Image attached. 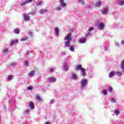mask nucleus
<instances>
[{
    "mask_svg": "<svg viewBox=\"0 0 124 124\" xmlns=\"http://www.w3.org/2000/svg\"><path fill=\"white\" fill-rule=\"evenodd\" d=\"M34 74H35V71L32 70L30 72L29 76L32 77Z\"/></svg>",
    "mask_w": 124,
    "mask_h": 124,
    "instance_id": "obj_11",
    "label": "nucleus"
},
{
    "mask_svg": "<svg viewBox=\"0 0 124 124\" xmlns=\"http://www.w3.org/2000/svg\"><path fill=\"white\" fill-rule=\"evenodd\" d=\"M57 81V78L51 77L49 78V83H55Z\"/></svg>",
    "mask_w": 124,
    "mask_h": 124,
    "instance_id": "obj_5",
    "label": "nucleus"
},
{
    "mask_svg": "<svg viewBox=\"0 0 124 124\" xmlns=\"http://www.w3.org/2000/svg\"><path fill=\"white\" fill-rule=\"evenodd\" d=\"M115 73L114 71L109 73L108 74V77H109V78H112V77L115 75Z\"/></svg>",
    "mask_w": 124,
    "mask_h": 124,
    "instance_id": "obj_16",
    "label": "nucleus"
},
{
    "mask_svg": "<svg viewBox=\"0 0 124 124\" xmlns=\"http://www.w3.org/2000/svg\"><path fill=\"white\" fill-rule=\"evenodd\" d=\"M31 1H32V0H27L25 2L21 3L20 5L21 6H24V5H26V4H28V3H31Z\"/></svg>",
    "mask_w": 124,
    "mask_h": 124,
    "instance_id": "obj_4",
    "label": "nucleus"
},
{
    "mask_svg": "<svg viewBox=\"0 0 124 124\" xmlns=\"http://www.w3.org/2000/svg\"><path fill=\"white\" fill-rule=\"evenodd\" d=\"M59 3L62 5V7H65L66 6V3L64 2L63 0H59Z\"/></svg>",
    "mask_w": 124,
    "mask_h": 124,
    "instance_id": "obj_6",
    "label": "nucleus"
},
{
    "mask_svg": "<svg viewBox=\"0 0 124 124\" xmlns=\"http://www.w3.org/2000/svg\"><path fill=\"white\" fill-rule=\"evenodd\" d=\"M70 50L71 51V52H74V51H75L74 49V46H70Z\"/></svg>",
    "mask_w": 124,
    "mask_h": 124,
    "instance_id": "obj_24",
    "label": "nucleus"
},
{
    "mask_svg": "<svg viewBox=\"0 0 124 124\" xmlns=\"http://www.w3.org/2000/svg\"><path fill=\"white\" fill-rule=\"evenodd\" d=\"M121 44H122V45H124V41H121Z\"/></svg>",
    "mask_w": 124,
    "mask_h": 124,
    "instance_id": "obj_42",
    "label": "nucleus"
},
{
    "mask_svg": "<svg viewBox=\"0 0 124 124\" xmlns=\"http://www.w3.org/2000/svg\"><path fill=\"white\" fill-rule=\"evenodd\" d=\"M55 33L56 34H59V28L58 27L54 28Z\"/></svg>",
    "mask_w": 124,
    "mask_h": 124,
    "instance_id": "obj_19",
    "label": "nucleus"
},
{
    "mask_svg": "<svg viewBox=\"0 0 124 124\" xmlns=\"http://www.w3.org/2000/svg\"><path fill=\"white\" fill-rule=\"evenodd\" d=\"M46 12H48L47 9H45V10L42 9L39 11V13L40 14H43V13H46Z\"/></svg>",
    "mask_w": 124,
    "mask_h": 124,
    "instance_id": "obj_12",
    "label": "nucleus"
},
{
    "mask_svg": "<svg viewBox=\"0 0 124 124\" xmlns=\"http://www.w3.org/2000/svg\"><path fill=\"white\" fill-rule=\"evenodd\" d=\"M18 40L17 39H16V40H11V44H10V46H12V45H14V44H15L16 43H18Z\"/></svg>",
    "mask_w": 124,
    "mask_h": 124,
    "instance_id": "obj_7",
    "label": "nucleus"
},
{
    "mask_svg": "<svg viewBox=\"0 0 124 124\" xmlns=\"http://www.w3.org/2000/svg\"><path fill=\"white\" fill-rule=\"evenodd\" d=\"M25 65H27V66H29V62L28 61L25 62Z\"/></svg>",
    "mask_w": 124,
    "mask_h": 124,
    "instance_id": "obj_40",
    "label": "nucleus"
},
{
    "mask_svg": "<svg viewBox=\"0 0 124 124\" xmlns=\"http://www.w3.org/2000/svg\"><path fill=\"white\" fill-rule=\"evenodd\" d=\"M61 9H62V8H61V7H58L57 8V10L58 11H60V10H61Z\"/></svg>",
    "mask_w": 124,
    "mask_h": 124,
    "instance_id": "obj_39",
    "label": "nucleus"
},
{
    "mask_svg": "<svg viewBox=\"0 0 124 124\" xmlns=\"http://www.w3.org/2000/svg\"><path fill=\"white\" fill-rule=\"evenodd\" d=\"M71 33L67 34V36L64 37V40L66 41L64 44L66 47H70V40H71Z\"/></svg>",
    "mask_w": 124,
    "mask_h": 124,
    "instance_id": "obj_1",
    "label": "nucleus"
},
{
    "mask_svg": "<svg viewBox=\"0 0 124 124\" xmlns=\"http://www.w3.org/2000/svg\"><path fill=\"white\" fill-rule=\"evenodd\" d=\"M96 5L97 6H100V5H101V1L97 2L96 4Z\"/></svg>",
    "mask_w": 124,
    "mask_h": 124,
    "instance_id": "obj_29",
    "label": "nucleus"
},
{
    "mask_svg": "<svg viewBox=\"0 0 124 124\" xmlns=\"http://www.w3.org/2000/svg\"><path fill=\"white\" fill-rule=\"evenodd\" d=\"M113 91V88L112 87H110L108 89V92H112Z\"/></svg>",
    "mask_w": 124,
    "mask_h": 124,
    "instance_id": "obj_35",
    "label": "nucleus"
},
{
    "mask_svg": "<svg viewBox=\"0 0 124 124\" xmlns=\"http://www.w3.org/2000/svg\"><path fill=\"white\" fill-rule=\"evenodd\" d=\"M88 79L87 78L82 79L80 80V88H85L87 86Z\"/></svg>",
    "mask_w": 124,
    "mask_h": 124,
    "instance_id": "obj_2",
    "label": "nucleus"
},
{
    "mask_svg": "<svg viewBox=\"0 0 124 124\" xmlns=\"http://www.w3.org/2000/svg\"><path fill=\"white\" fill-rule=\"evenodd\" d=\"M3 53L5 54H7V52H8V49L7 48H4V50L3 51Z\"/></svg>",
    "mask_w": 124,
    "mask_h": 124,
    "instance_id": "obj_30",
    "label": "nucleus"
},
{
    "mask_svg": "<svg viewBox=\"0 0 124 124\" xmlns=\"http://www.w3.org/2000/svg\"><path fill=\"white\" fill-rule=\"evenodd\" d=\"M121 68H122V67H124V60H123L121 62Z\"/></svg>",
    "mask_w": 124,
    "mask_h": 124,
    "instance_id": "obj_26",
    "label": "nucleus"
},
{
    "mask_svg": "<svg viewBox=\"0 0 124 124\" xmlns=\"http://www.w3.org/2000/svg\"><path fill=\"white\" fill-rule=\"evenodd\" d=\"M102 92H103V94H104V95H107V91H106V90L104 89Z\"/></svg>",
    "mask_w": 124,
    "mask_h": 124,
    "instance_id": "obj_25",
    "label": "nucleus"
},
{
    "mask_svg": "<svg viewBox=\"0 0 124 124\" xmlns=\"http://www.w3.org/2000/svg\"><path fill=\"white\" fill-rule=\"evenodd\" d=\"M24 20H26V21H29L30 20V16H26V15H24Z\"/></svg>",
    "mask_w": 124,
    "mask_h": 124,
    "instance_id": "obj_18",
    "label": "nucleus"
},
{
    "mask_svg": "<svg viewBox=\"0 0 124 124\" xmlns=\"http://www.w3.org/2000/svg\"><path fill=\"white\" fill-rule=\"evenodd\" d=\"M49 72H54V69L53 68L49 69Z\"/></svg>",
    "mask_w": 124,
    "mask_h": 124,
    "instance_id": "obj_37",
    "label": "nucleus"
},
{
    "mask_svg": "<svg viewBox=\"0 0 124 124\" xmlns=\"http://www.w3.org/2000/svg\"><path fill=\"white\" fill-rule=\"evenodd\" d=\"M93 30H94L93 27H90V28H89L88 31H93Z\"/></svg>",
    "mask_w": 124,
    "mask_h": 124,
    "instance_id": "obj_32",
    "label": "nucleus"
},
{
    "mask_svg": "<svg viewBox=\"0 0 124 124\" xmlns=\"http://www.w3.org/2000/svg\"><path fill=\"white\" fill-rule=\"evenodd\" d=\"M81 4H85V0H79L78 1Z\"/></svg>",
    "mask_w": 124,
    "mask_h": 124,
    "instance_id": "obj_28",
    "label": "nucleus"
},
{
    "mask_svg": "<svg viewBox=\"0 0 124 124\" xmlns=\"http://www.w3.org/2000/svg\"><path fill=\"white\" fill-rule=\"evenodd\" d=\"M115 73L117 75H118V76H122V75H123V73L121 71H116Z\"/></svg>",
    "mask_w": 124,
    "mask_h": 124,
    "instance_id": "obj_20",
    "label": "nucleus"
},
{
    "mask_svg": "<svg viewBox=\"0 0 124 124\" xmlns=\"http://www.w3.org/2000/svg\"><path fill=\"white\" fill-rule=\"evenodd\" d=\"M32 89H33V87H30L27 88V89L29 90V91H31V90H32Z\"/></svg>",
    "mask_w": 124,
    "mask_h": 124,
    "instance_id": "obj_38",
    "label": "nucleus"
},
{
    "mask_svg": "<svg viewBox=\"0 0 124 124\" xmlns=\"http://www.w3.org/2000/svg\"><path fill=\"white\" fill-rule=\"evenodd\" d=\"M80 71L82 73L81 76H82L83 77H85V76H86V70H85V69L83 68L81 69Z\"/></svg>",
    "mask_w": 124,
    "mask_h": 124,
    "instance_id": "obj_8",
    "label": "nucleus"
},
{
    "mask_svg": "<svg viewBox=\"0 0 124 124\" xmlns=\"http://www.w3.org/2000/svg\"><path fill=\"white\" fill-rule=\"evenodd\" d=\"M115 114H116V115H119L120 114V111L119 110H115Z\"/></svg>",
    "mask_w": 124,
    "mask_h": 124,
    "instance_id": "obj_31",
    "label": "nucleus"
},
{
    "mask_svg": "<svg viewBox=\"0 0 124 124\" xmlns=\"http://www.w3.org/2000/svg\"><path fill=\"white\" fill-rule=\"evenodd\" d=\"M45 124H50V123L46 122L45 123Z\"/></svg>",
    "mask_w": 124,
    "mask_h": 124,
    "instance_id": "obj_44",
    "label": "nucleus"
},
{
    "mask_svg": "<svg viewBox=\"0 0 124 124\" xmlns=\"http://www.w3.org/2000/svg\"><path fill=\"white\" fill-rule=\"evenodd\" d=\"M79 43H85L86 42V39L85 38H81L79 40Z\"/></svg>",
    "mask_w": 124,
    "mask_h": 124,
    "instance_id": "obj_15",
    "label": "nucleus"
},
{
    "mask_svg": "<svg viewBox=\"0 0 124 124\" xmlns=\"http://www.w3.org/2000/svg\"><path fill=\"white\" fill-rule=\"evenodd\" d=\"M120 6H123L124 4V0H120V2L119 3Z\"/></svg>",
    "mask_w": 124,
    "mask_h": 124,
    "instance_id": "obj_23",
    "label": "nucleus"
},
{
    "mask_svg": "<svg viewBox=\"0 0 124 124\" xmlns=\"http://www.w3.org/2000/svg\"><path fill=\"white\" fill-rule=\"evenodd\" d=\"M53 103H55V99H52L50 101V104H53Z\"/></svg>",
    "mask_w": 124,
    "mask_h": 124,
    "instance_id": "obj_34",
    "label": "nucleus"
},
{
    "mask_svg": "<svg viewBox=\"0 0 124 124\" xmlns=\"http://www.w3.org/2000/svg\"><path fill=\"white\" fill-rule=\"evenodd\" d=\"M16 64V63L13 62L10 64V65H11V66H13V65H15Z\"/></svg>",
    "mask_w": 124,
    "mask_h": 124,
    "instance_id": "obj_36",
    "label": "nucleus"
},
{
    "mask_svg": "<svg viewBox=\"0 0 124 124\" xmlns=\"http://www.w3.org/2000/svg\"><path fill=\"white\" fill-rule=\"evenodd\" d=\"M113 102L114 103H116V102H117V101L116 100H115V99H113Z\"/></svg>",
    "mask_w": 124,
    "mask_h": 124,
    "instance_id": "obj_43",
    "label": "nucleus"
},
{
    "mask_svg": "<svg viewBox=\"0 0 124 124\" xmlns=\"http://www.w3.org/2000/svg\"><path fill=\"white\" fill-rule=\"evenodd\" d=\"M43 3V2L42 1H40V2H38L37 4V6H39V5H41Z\"/></svg>",
    "mask_w": 124,
    "mask_h": 124,
    "instance_id": "obj_33",
    "label": "nucleus"
},
{
    "mask_svg": "<svg viewBox=\"0 0 124 124\" xmlns=\"http://www.w3.org/2000/svg\"><path fill=\"white\" fill-rule=\"evenodd\" d=\"M71 77L74 80H76V79H77V76L75 74H73Z\"/></svg>",
    "mask_w": 124,
    "mask_h": 124,
    "instance_id": "obj_22",
    "label": "nucleus"
},
{
    "mask_svg": "<svg viewBox=\"0 0 124 124\" xmlns=\"http://www.w3.org/2000/svg\"><path fill=\"white\" fill-rule=\"evenodd\" d=\"M108 11H109V8L108 7L104 8L103 10H102L101 12L103 15H106L107 13H108Z\"/></svg>",
    "mask_w": 124,
    "mask_h": 124,
    "instance_id": "obj_3",
    "label": "nucleus"
},
{
    "mask_svg": "<svg viewBox=\"0 0 124 124\" xmlns=\"http://www.w3.org/2000/svg\"><path fill=\"white\" fill-rule=\"evenodd\" d=\"M26 112H30V110H27Z\"/></svg>",
    "mask_w": 124,
    "mask_h": 124,
    "instance_id": "obj_46",
    "label": "nucleus"
},
{
    "mask_svg": "<svg viewBox=\"0 0 124 124\" xmlns=\"http://www.w3.org/2000/svg\"><path fill=\"white\" fill-rule=\"evenodd\" d=\"M99 27L100 29H104V27H105V25H104V23H101L99 25Z\"/></svg>",
    "mask_w": 124,
    "mask_h": 124,
    "instance_id": "obj_17",
    "label": "nucleus"
},
{
    "mask_svg": "<svg viewBox=\"0 0 124 124\" xmlns=\"http://www.w3.org/2000/svg\"><path fill=\"white\" fill-rule=\"evenodd\" d=\"M82 65L80 64V65H78L77 66L76 68H75V70H76L77 71H78V70H80L81 71V69H82Z\"/></svg>",
    "mask_w": 124,
    "mask_h": 124,
    "instance_id": "obj_10",
    "label": "nucleus"
},
{
    "mask_svg": "<svg viewBox=\"0 0 124 124\" xmlns=\"http://www.w3.org/2000/svg\"><path fill=\"white\" fill-rule=\"evenodd\" d=\"M35 99L37 100V101H42V99L40 97L39 95H37L35 96Z\"/></svg>",
    "mask_w": 124,
    "mask_h": 124,
    "instance_id": "obj_13",
    "label": "nucleus"
},
{
    "mask_svg": "<svg viewBox=\"0 0 124 124\" xmlns=\"http://www.w3.org/2000/svg\"><path fill=\"white\" fill-rule=\"evenodd\" d=\"M28 37H22L21 40L20 41H27V40H28Z\"/></svg>",
    "mask_w": 124,
    "mask_h": 124,
    "instance_id": "obj_21",
    "label": "nucleus"
},
{
    "mask_svg": "<svg viewBox=\"0 0 124 124\" xmlns=\"http://www.w3.org/2000/svg\"><path fill=\"white\" fill-rule=\"evenodd\" d=\"M12 78H13V75H10L8 77V80L10 81V80H11V79H12Z\"/></svg>",
    "mask_w": 124,
    "mask_h": 124,
    "instance_id": "obj_27",
    "label": "nucleus"
},
{
    "mask_svg": "<svg viewBox=\"0 0 124 124\" xmlns=\"http://www.w3.org/2000/svg\"><path fill=\"white\" fill-rule=\"evenodd\" d=\"M14 33L16 34H18V33H20V30L18 28H16L14 30Z\"/></svg>",
    "mask_w": 124,
    "mask_h": 124,
    "instance_id": "obj_14",
    "label": "nucleus"
},
{
    "mask_svg": "<svg viewBox=\"0 0 124 124\" xmlns=\"http://www.w3.org/2000/svg\"><path fill=\"white\" fill-rule=\"evenodd\" d=\"M29 15H30V13H29Z\"/></svg>",
    "mask_w": 124,
    "mask_h": 124,
    "instance_id": "obj_47",
    "label": "nucleus"
},
{
    "mask_svg": "<svg viewBox=\"0 0 124 124\" xmlns=\"http://www.w3.org/2000/svg\"><path fill=\"white\" fill-rule=\"evenodd\" d=\"M90 35V32H88L87 33H85V36H88Z\"/></svg>",
    "mask_w": 124,
    "mask_h": 124,
    "instance_id": "obj_41",
    "label": "nucleus"
},
{
    "mask_svg": "<svg viewBox=\"0 0 124 124\" xmlns=\"http://www.w3.org/2000/svg\"><path fill=\"white\" fill-rule=\"evenodd\" d=\"M122 69H123V71L124 73V67H122Z\"/></svg>",
    "mask_w": 124,
    "mask_h": 124,
    "instance_id": "obj_45",
    "label": "nucleus"
},
{
    "mask_svg": "<svg viewBox=\"0 0 124 124\" xmlns=\"http://www.w3.org/2000/svg\"><path fill=\"white\" fill-rule=\"evenodd\" d=\"M29 107L31 108L32 110L34 109V104L32 102H30L29 104Z\"/></svg>",
    "mask_w": 124,
    "mask_h": 124,
    "instance_id": "obj_9",
    "label": "nucleus"
}]
</instances>
